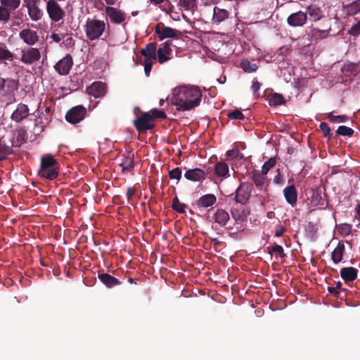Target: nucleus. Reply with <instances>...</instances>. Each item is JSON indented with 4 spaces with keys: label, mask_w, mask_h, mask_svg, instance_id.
I'll return each instance as SVG.
<instances>
[{
    "label": "nucleus",
    "mask_w": 360,
    "mask_h": 360,
    "mask_svg": "<svg viewBox=\"0 0 360 360\" xmlns=\"http://www.w3.org/2000/svg\"><path fill=\"white\" fill-rule=\"evenodd\" d=\"M354 5L356 11H360V0L355 1Z\"/></svg>",
    "instance_id": "nucleus-64"
},
{
    "label": "nucleus",
    "mask_w": 360,
    "mask_h": 360,
    "mask_svg": "<svg viewBox=\"0 0 360 360\" xmlns=\"http://www.w3.org/2000/svg\"><path fill=\"white\" fill-rule=\"evenodd\" d=\"M134 124L139 132L146 131L154 127L150 112H144L134 120Z\"/></svg>",
    "instance_id": "nucleus-10"
},
{
    "label": "nucleus",
    "mask_w": 360,
    "mask_h": 360,
    "mask_svg": "<svg viewBox=\"0 0 360 360\" xmlns=\"http://www.w3.org/2000/svg\"><path fill=\"white\" fill-rule=\"evenodd\" d=\"M202 92L195 86H183L174 89L173 104L179 110H190L200 105Z\"/></svg>",
    "instance_id": "nucleus-1"
},
{
    "label": "nucleus",
    "mask_w": 360,
    "mask_h": 360,
    "mask_svg": "<svg viewBox=\"0 0 360 360\" xmlns=\"http://www.w3.org/2000/svg\"><path fill=\"white\" fill-rule=\"evenodd\" d=\"M238 154H239V150L237 149L233 150H229L227 152L228 156L231 157V158H236Z\"/></svg>",
    "instance_id": "nucleus-57"
},
{
    "label": "nucleus",
    "mask_w": 360,
    "mask_h": 360,
    "mask_svg": "<svg viewBox=\"0 0 360 360\" xmlns=\"http://www.w3.org/2000/svg\"><path fill=\"white\" fill-rule=\"evenodd\" d=\"M122 173L131 172L134 167V154L132 150L124 153L122 156V161L120 164Z\"/></svg>",
    "instance_id": "nucleus-15"
},
{
    "label": "nucleus",
    "mask_w": 360,
    "mask_h": 360,
    "mask_svg": "<svg viewBox=\"0 0 360 360\" xmlns=\"http://www.w3.org/2000/svg\"><path fill=\"white\" fill-rule=\"evenodd\" d=\"M155 33L158 35L160 40L166 38H176L177 37V31L169 27H163L160 29V25L155 27Z\"/></svg>",
    "instance_id": "nucleus-26"
},
{
    "label": "nucleus",
    "mask_w": 360,
    "mask_h": 360,
    "mask_svg": "<svg viewBox=\"0 0 360 360\" xmlns=\"http://www.w3.org/2000/svg\"><path fill=\"white\" fill-rule=\"evenodd\" d=\"M6 94H9L17 90L18 88V80L12 78L6 79Z\"/></svg>",
    "instance_id": "nucleus-38"
},
{
    "label": "nucleus",
    "mask_w": 360,
    "mask_h": 360,
    "mask_svg": "<svg viewBox=\"0 0 360 360\" xmlns=\"http://www.w3.org/2000/svg\"><path fill=\"white\" fill-rule=\"evenodd\" d=\"M211 240V242L214 245H220L221 242L217 238H210Z\"/></svg>",
    "instance_id": "nucleus-63"
},
{
    "label": "nucleus",
    "mask_w": 360,
    "mask_h": 360,
    "mask_svg": "<svg viewBox=\"0 0 360 360\" xmlns=\"http://www.w3.org/2000/svg\"><path fill=\"white\" fill-rule=\"evenodd\" d=\"M261 84L258 81H255L252 84V89L254 94H256L260 89Z\"/></svg>",
    "instance_id": "nucleus-53"
},
{
    "label": "nucleus",
    "mask_w": 360,
    "mask_h": 360,
    "mask_svg": "<svg viewBox=\"0 0 360 360\" xmlns=\"http://www.w3.org/2000/svg\"><path fill=\"white\" fill-rule=\"evenodd\" d=\"M267 250L268 253L270 255L276 253L281 258L286 257V254L284 252L283 247L276 243H274L271 247H268Z\"/></svg>",
    "instance_id": "nucleus-37"
},
{
    "label": "nucleus",
    "mask_w": 360,
    "mask_h": 360,
    "mask_svg": "<svg viewBox=\"0 0 360 360\" xmlns=\"http://www.w3.org/2000/svg\"><path fill=\"white\" fill-rule=\"evenodd\" d=\"M326 118L332 123L345 122L349 120V117L346 115H334L332 113H328Z\"/></svg>",
    "instance_id": "nucleus-39"
},
{
    "label": "nucleus",
    "mask_w": 360,
    "mask_h": 360,
    "mask_svg": "<svg viewBox=\"0 0 360 360\" xmlns=\"http://www.w3.org/2000/svg\"><path fill=\"white\" fill-rule=\"evenodd\" d=\"M352 35H359L360 34V23L353 25L349 31Z\"/></svg>",
    "instance_id": "nucleus-49"
},
{
    "label": "nucleus",
    "mask_w": 360,
    "mask_h": 360,
    "mask_svg": "<svg viewBox=\"0 0 360 360\" xmlns=\"http://www.w3.org/2000/svg\"><path fill=\"white\" fill-rule=\"evenodd\" d=\"M105 13L110 18V21L115 24H120L125 20V13L112 6H107L105 8Z\"/></svg>",
    "instance_id": "nucleus-18"
},
{
    "label": "nucleus",
    "mask_w": 360,
    "mask_h": 360,
    "mask_svg": "<svg viewBox=\"0 0 360 360\" xmlns=\"http://www.w3.org/2000/svg\"><path fill=\"white\" fill-rule=\"evenodd\" d=\"M311 198L313 202H316L315 205H319V201L322 200L321 195L318 192H313Z\"/></svg>",
    "instance_id": "nucleus-51"
},
{
    "label": "nucleus",
    "mask_w": 360,
    "mask_h": 360,
    "mask_svg": "<svg viewBox=\"0 0 360 360\" xmlns=\"http://www.w3.org/2000/svg\"><path fill=\"white\" fill-rule=\"evenodd\" d=\"M0 21L6 23L11 16V13L20 5L21 0H0Z\"/></svg>",
    "instance_id": "nucleus-4"
},
{
    "label": "nucleus",
    "mask_w": 360,
    "mask_h": 360,
    "mask_svg": "<svg viewBox=\"0 0 360 360\" xmlns=\"http://www.w3.org/2000/svg\"><path fill=\"white\" fill-rule=\"evenodd\" d=\"M252 179L254 181L255 186L260 189H262L265 185L266 177L262 172V174L259 172H255L252 174Z\"/></svg>",
    "instance_id": "nucleus-34"
},
{
    "label": "nucleus",
    "mask_w": 360,
    "mask_h": 360,
    "mask_svg": "<svg viewBox=\"0 0 360 360\" xmlns=\"http://www.w3.org/2000/svg\"><path fill=\"white\" fill-rule=\"evenodd\" d=\"M252 185L249 183H242L236 191L235 200L241 204H245L250 197Z\"/></svg>",
    "instance_id": "nucleus-9"
},
{
    "label": "nucleus",
    "mask_w": 360,
    "mask_h": 360,
    "mask_svg": "<svg viewBox=\"0 0 360 360\" xmlns=\"http://www.w3.org/2000/svg\"><path fill=\"white\" fill-rule=\"evenodd\" d=\"M20 60L25 65H32L38 62L41 58V53L39 49L27 47L22 49Z\"/></svg>",
    "instance_id": "nucleus-6"
},
{
    "label": "nucleus",
    "mask_w": 360,
    "mask_h": 360,
    "mask_svg": "<svg viewBox=\"0 0 360 360\" xmlns=\"http://www.w3.org/2000/svg\"><path fill=\"white\" fill-rule=\"evenodd\" d=\"M168 174L171 179H176L179 181L181 179V169L179 167H175L174 169L169 170Z\"/></svg>",
    "instance_id": "nucleus-45"
},
{
    "label": "nucleus",
    "mask_w": 360,
    "mask_h": 360,
    "mask_svg": "<svg viewBox=\"0 0 360 360\" xmlns=\"http://www.w3.org/2000/svg\"><path fill=\"white\" fill-rule=\"evenodd\" d=\"M340 229H341V233L345 235H348L351 231V226L349 224H342Z\"/></svg>",
    "instance_id": "nucleus-50"
},
{
    "label": "nucleus",
    "mask_w": 360,
    "mask_h": 360,
    "mask_svg": "<svg viewBox=\"0 0 360 360\" xmlns=\"http://www.w3.org/2000/svg\"><path fill=\"white\" fill-rule=\"evenodd\" d=\"M337 134L344 136H352L354 134V130L347 126H340L338 128Z\"/></svg>",
    "instance_id": "nucleus-42"
},
{
    "label": "nucleus",
    "mask_w": 360,
    "mask_h": 360,
    "mask_svg": "<svg viewBox=\"0 0 360 360\" xmlns=\"http://www.w3.org/2000/svg\"><path fill=\"white\" fill-rule=\"evenodd\" d=\"M285 231V228L283 226H281L279 229H278L275 231L274 236H275V237H281Z\"/></svg>",
    "instance_id": "nucleus-56"
},
{
    "label": "nucleus",
    "mask_w": 360,
    "mask_h": 360,
    "mask_svg": "<svg viewBox=\"0 0 360 360\" xmlns=\"http://www.w3.org/2000/svg\"><path fill=\"white\" fill-rule=\"evenodd\" d=\"M40 0H24L23 7L27 9L28 15L32 21L37 22L41 19L43 11L39 8L38 4Z\"/></svg>",
    "instance_id": "nucleus-8"
},
{
    "label": "nucleus",
    "mask_w": 360,
    "mask_h": 360,
    "mask_svg": "<svg viewBox=\"0 0 360 360\" xmlns=\"http://www.w3.org/2000/svg\"><path fill=\"white\" fill-rule=\"evenodd\" d=\"M358 269L354 267H343L340 269V276L345 283H349L356 279Z\"/></svg>",
    "instance_id": "nucleus-25"
},
{
    "label": "nucleus",
    "mask_w": 360,
    "mask_h": 360,
    "mask_svg": "<svg viewBox=\"0 0 360 360\" xmlns=\"http://www.w3.org/2000/svg\"><path fill=\"white\" fill-rule=\"evenodd\" d=\"M172 42L169 41H167L166 42L162 44V46L157 49L156 56L158 62L160 64H162L170 59L169 55L172 53V49L170 48Z\"/></svg>",
    "instance_id": "nucleus-19"
},
{
    "label": "nucleus",
    "mask_w": 360,
    "mask_h": 360,
    "mask_svg": "<svg viewBox=\"0 0 360 360\" xmlns=\"http://www.w3.org/2000/svg\"><path fill=\"white\" fill-rule=\"evenodd\" d=\"M229 17V12L223 8H219L218 7L214 8L213 17L212 20L213 22L216 24H219L224 20L227 19Z\"/></svg>",
    "instance_id": "nucleus-30"
},
{
    "label": "nucleus",
    "mask_w": 360,
    "mask_h": 360,
    "mask_svg": "<svg viewBox=\"0 0 360 360\" xmlns=\"http://www.w3.org/2000/svg\"><path fill=\"white\" fill-rule=\"evenodd\" d=\"M328 291L330 294H332V295H335V296H336V297H338V295H339V291H338V290L335 289V287H331V286L328 287Z\"/></svg>",
    "instance_id": "nucleus-58"
},
{
    "label": "nucleus",
    "mask_w": 360,
    "mask_h": 360,
    "mask_svg": "<svg viewBox=\"0 0 360 360\" xmlns=\"http://www.w3.org/2000/svg\"><path fill=\"white\" fill-rule=\"evenodd\" d=\"M72 65V56L70 54H67L54 65V69L59 75H67L69 74Z\"/></svg>",
    "instance_id": "nucleus-11"
},
{
    "label": "nucleus",
    "mask_w": 360,
    "mask_h": 360,
    "mask_svg": "<svg viewBox=\"0 0 360 360\" xmlns=\"http://www.w3.org/2000/svg\"><path fill=\"white\" fill-rule=\"evenodd\" d=\"M269 103L271 106H277L285 103V98L278 93L272 94L269 96Z\"/></svg>",
    "instance_id": "nucleus-33"
},
{
    "label": "nucleus",
    "mask_w": 360,
    "mask_h": 360,
    "mask_svg": "<svg viewBox=\"0 0 360 360\" xmlns=\"http://www.w3.org/2000/svg\"><path fill=\"white\" fill-rule=\"evenodd\" d=\"M87 92L94 98H101L105 94L106 86L102 82H96L87 88Z\"/></svg>",
    "instance_id": "nucleus-21"
},
{
    "label": "nucleus",
    "mask_w": 360,
    "mask_h": 360,
    "mask_svg": "<svg viewBox=\"0 0 360 360\" xmlns=\"http://www.w3.org/2000/svg\"><path fill=\"white\" fill-rule=\"evenodd\" d=\"M20 38L28 46L34 45L39 41V36L36 31L29 28L23 29L19 32Z\"/></svg>",
    "instance_id": "nucleus-17"
},
{
    "label": "nucleus",
    "mask_w": 360,
    "mask_h": 360,
    "mask_svg": "<svg viewBox=\"0 0 360 360\" xmlns=\"http://www.w3.org/2000/svg\"><path fill=\"white\" fill-rule=\"evenodd\" d=\"M184 177L191 181L202 182L206 179V173L201 168H193L186 169Z\"/></svg>",
    "instance_id": "nucleus-16"
},
{
    "label": "nucleus",
    "mask_w": 360,
    "mask_h": 360,
    "mask_svg": "<svg viewBox=\"0 0 360 360\" xmlns=\"http://www.w3.org/2000/svg\"><path fill=\"white\" fill-rule=\"evenodd\" d=\"M87 39L94 41L99 39L105 30V23L103 20L96 18H87L84 26Z\"/></svg>",
    "instance_id": "nucleus-3"
},
{
    "label": "nucleus",
    "mask_w": 360,
    "mask_h": 360,
    "mask_svg": "<svg viewBox=\"0 0 360 360\" xmlns=\"http://www.w3.org/2000/svg\"><path fill=\"white\" fill-rule=\"evenodd\" d=\"M217 203V197L214 194L202 195L196 202L195 205L199 209H205Z\"/></svg>",
    "instance_id": "nucleus-22"
},
{
    "label": "nucleus",
    "mask_w": 360,
    "mask_h": 360,
    "mask_svg": "<svg viewBox=\"0 0 360 360\" xmlns=\"http://www.w3.org/2000/svg\"><path fill=\"white\" fill-rule=\"evenodd\" d=\"M46 11L49 18L53 22H56L63 20L65 16V11L56 0L46 1Z\"/></svg>",
    "instance_id": "nucleus-5"
},
{
    "label": "nucleus",
    "mask_w": 360,
    "mask_h": 360,
    "mask_svg": "<svg viewBox=\"0 0 360 360\" xmlns=\"http://www.w3.org/2000/svg\"><path fill=\"white\" fill-rule=\"evenodd\" d=\"M143 65L146 75L148 77L150 75L153 65V60H150L149 58H144Z\"/></svg>",
    "instance_id": "nucleus-48"
},
{
    "label": "nucleus",
    "mask_w": 360,
    "mask_h": 360,
    "mask_svg": "<svg viewBox=\"0 0 360 360\" xmlns=\"http://www.w3.org/2000/svg\"><path fill=\"white\" fill-rule=\"evenodd\" d=\"M330 30H320L312 27L307 32V39L311 44L318 43L319 41L326 39L329 35Z\"/></svg>",
    "instance_id": "nucleus-12"
},
{
    "label": "nucleus",
    "mask_w": 360,
    "mask_h": 360,
    "mask_svg": "<svg viewBox=\"0 0 360 360\" xmlns=\"http://www.w3.org/2000/svg\"><path fill=\"white\" fill-rule=\"evenodd\" d=\"M58 165L57 160L51 155H46L41 160L39 174L47 179H55L58 175Z\"/></svg>",
    "instance_id": "nucleus-2"
},
{
    "label": "nucleus",
    "mask_w": 360,
    "mask_h": 360,
    "mask_svg": "<svg viewBox=\"0 0 360 360\" xmlns=\"http://www.w3.org/2000/svg\"><path fill=\"white\" fill-rule=\"evenodd\" d=\"M30 115L29 107L22 103L17 105L16 109L11 115V119L15 122L19 123L28 117Z\"/></svg>",
    "instance_id": "nucleus-13"
},
{
    "label": "nucleus",
    "mask_w": 360,
    "mask_h": 360,
    "mask_svg": "<svg viewBox=\"0 0 360 360\" xmlns=\"http://www.w3.org/2000/svg\"><path fill=\"white\" fill-rule=\"evenodd\" d=\"M14 55L6 48L4 44L0 45V60L4 61V64H7L6 60L13 61Z\"/></svg>",
    "instance_id": "nucleus-31"
},
{
    "label": "nucleus",
    "mask_w": 360,
    "mask_h": 360,
    "mask_svg": "<svg viewBox=\"0 0 360 360\" xmlns=\"http://www.w3.org/2000/svg\"><path fill=\"white\" fill-rule=\"evenodd\" d=\"M230 219V216L228 212L225 210L219 208L217 209L214 215L212 217L209 221L212 223V227L214 228V224H217L220 226H225Z\"/></svg>",
    "instance_id": "nucleus-14"
},
{
    "label": "nucleus",
    "mask_w": 360,
    "mask_h": 360,
    "mask_svg": "<svg viewBox=\"0 0 360 360\" xmlns=\"http://www.w3.org/2000/svg\"><path fill=\"white\" fill-rule=\"evenodd\" d=\"M307 19V13L302 11H298L290 15L287 19V22L292 27H299L304 25Z\"/></svg>",
    "instance_id": "nucleus-20"
},
{
    "label": "nucleus",
    "mask_w": 360,
    "mask_h": 360,
    "mask_svg": "<svg viewBox=\"0 0 360 360\" xmlns=\"http://www.w3.org/2000/svg\"><path fill=\"white\" fill-rule=\"evenodd\" d=\"M148 112H150L151 121L153 122L157 118L165 119L167 117L166 114L163 111L159 110L156 108L151 110Z\"/></svg>",
    "instance_id": "nucleus-43"
},
{
    "label": "nucleus",
    "mask_w": 360,
    "mask_h": 360,
    "mask_svg": "<svg viewBox=\"0 0 360 360\" xmlns=\"http://www.w3.org/2000/svg\"><path fill=\"white\" fill-rule=\"evenodd\" d=\"M319 127L325 137H332L333 134L331 133L330 128L326 122H321Z\"/></svg>",
    "instance_id": "nucleus-47"
},
{
    "label": "nucleus",
    "mask_w": 360,
    "mask_h": 360,
    "mask_svg": "<svg viewBox=\"0 0 360 360\" xmlns=\"http://www.w3.org/2000/svg\"><path fill=\"white\" fill-rule=\"evenodd\" d=\"M51 39H52L53 41L57 43H59L61 41V38L60 37V36L56 33L51 34Z\"/></svg>",
    "instance_id": "nucleus-59"
},
{
    "label": "nucleus",
    "mask_w": 360,
    "mask_h": 360,
    "mask_svg": "<svg viewBox=\"0 0 360 360\" xmlns=\"http://www.w3.org/2000/svg\"><path fill=\"white\" fill-rule=\"evenodd\" d=\"M140 53L145 58H149L150 60L156 59L157 44L153 42L146 44V47L140 51Z\"/></svg>",
    "instance_id": "nucleus-27"
},
{
    "label": "nucleus",
    "mask_w": 360,
    "mask_h": 360,
    "mask_svg": "<svg viewBox=\"0 0 360 360\" xmlns=\"http://www.w3.org/2000/svg\"><path fill=\"white\" fill-rule=\"evenodd\" d=\"M204 169L205 173H206V176L212 173V169L211 167H207V166L204 165L202 168Z\"/></svg>",
    "instance_id": "nucleus-62"
},
{
    "label": "nucleus",
    "mask_w": 360,
    "mask_h": 360,
    "mask_svg": "<svg viewBox=\"0 0 360 360\" xmlns=\"http://www.w3.org/2000/svg\"><path fill=\"white\" fill-rule=\"evenodd\" d=\"M228 117L231 120H243L245 117V116L242 113V112L237 109L232 112H229Z\"/></svg>",
    "instance_id": "nucleus-46"
},
{
    "label": "nucleus",
    "mask_w": 360,
    "mask_h": 360,
    "mask_svg": "<svg viewBox=\"0 0 360 360\" xmlns=\"http://www.w3.org/2000/svg\"><path fill=\"white\" fill-rule=\"evenodd\" d=\"M345 247L343 241H339L336 248L331 253V259L335 264L340 263L345 253Z\"/></svg>",
    "instance_id": "nucleus-28"
},
{
    "label": "nucleus",
    "mask_w": 360,
    "mask_h": 360,
    "mask_svg": "<svg viewBox=\"0 0 360 360\" xmlns=\"http://www.w3.org/2000/svg\"><path fill=\"white\" fill-rule=\"evenodd\" d=\"M98 278L108 288H112L122 284V281L107 273H99Z\"/></svg>",
    "instance_id": "nucleus-23"
},
{
    "label": "nucleus",
    "mask_w": 360,
    "mask_h": 360,
    "mask_svg": "<svg viewBox=\"0 0 360 360\" xmlns=\"http://www.w3.org/2000/svg\"><path fill=\"white\" fill-rule=\"evenodd\" d=\"M86 115V108L79 105L70 109L65 115V119L69 123L77 124L83 120Z\"/></svg>",
    "instance_id": "nucleus-7"
},
{
    "label": "nucleus",
    "mask_w": 360,
    "mask_h": 360,
    "mask_svg": "<svg viewBox=\"0 0 360 360\" xmlns=\"http://www.w3.org/2000/svg\"><path fill=\"white\" fill-rule=\"evenodd\" d=\"M179 6L186 11H194L197 8V0H179Z\"/></svg>",
    "instance_id": "nucleus-35"
},
{
    "label": "nucleus",
    "mask_w": 360,
    "mask_h": 360,
    "mask_svg": "<svg viewBox=\"0 0 360 360\" xmlns=\"http://www.w3.org/2000/svg\"><path fill=\"white\" fill-rule=\"evenodd\" d=\"M240 68L244 72L251 73L257 70V65L255 63H250L248 60H243L240 62Z\"/></svg>",
    "instance_id": "nucleus-36"
},
{
    "label": "nucleus",
    "mask_w": 360,
    "mask_h": 360,
    "mask_svg": "<svg viewBox=\"0 0 360 360\" xmlns=\"http://www.w3.org/2000/svg\"><path fill=\"white\" fill-rule=\"evenodd\" d=\"M1 92L6 93V79L3 77H0V93Z\"/></svg>",
    "instance_id": "nucleus-52"
},
{
    "label": "nucleus",
    "mask_w": 360,
    "mask_h": 360,
    "mask_svg": "<svg viewBox=\"0 0 360 360\" xmlns=\"http://www.w3.org/2000/svg\"><path fill=\"white\" fill-rule=\"evenodd\" d=\"M214 173L219 177L226 178L229 176V169L228 165L222 161L218 162L214 165Z\"/></svg>",
    "instance_id": "nucleus-29"
},
{
    "label": "nucleus",
    "mask_w": 360,
    "mask_h": 360,
    "mask_svg": "<svg viewBox=\"0 0 360 360\" xmlns=\"http://www.w3.org/2000/svg\"><path fill=\"white\" fill-rule=\"evenodd\" d=\"M283 195L287 202L292 207L297 204V192L294 185H290L283 189Z\"/></svg>",
    "instance_id": "nucleus-24"
},
{
    "label": "nucleus",
    "mask_w": 360,
    "mask_h": 360,
    "mask_svg": "<svg viewBox=\"0 0 360 360\" xmlns=\"http://www.w3.org/2000/svg\"><path fill=\"white\" fill-rule=\"evenodd\" d=\"M32 115H34V117H35V119H34V120H35V121H37V123H39V124H48V123H49V120H48V119H46V122H43V121H42V117H41L40 115H35V112H34Z\"/></svg>",
    "instance_id": "nucleus-54"
},
{
    "label": "nucleus",
    "mask_w": 360,
    "mask_h": 360,
    "mask_svg": "<svg viewBox=\"0 0 360 360\" xmlns=\"http://www.w3.org/2000/svg\"><path fill=\"white\" fill-rule=\"evenodd\" d=\"M186 205L184 203H181L178 199V198L176 196L172 200V209L175 210L176 212L179 213H184L185 212V207Z\"/></svg>",
    "instance_id": "nucleus-41"
},
{
    "label": "nucleus",
    "mask_w": 360,
    "mask_h": 360,
    "mask_svg": "<svg viewBox=\"0 0 360 360\" xmlns=\"http://www.w3.org/2000/svg\"><path fill=\"white\" fill-rule=\"evenodd\" d=\"M276 159L275 158H270L269 160L264 162L262 167V172L263 174H266L268 173V172L273 168L276 165Z\"/></svg>",
    "instance_id": "nucleus-44"
},
{
    "label": "nucleus",
    "mask_w": 360,
    "mask_h": 360,
    "mask_svg": "<svg viewBox=\"0 0 360 360\" xmlns=\"http://www.w3.org/2000/svg\"><path fill=\"white\" fill-rule=\"evenodd\" d=\"M232 217L236 220H240L241 219V214L236 211L231 212Z\"/></svg>",
    "instance_id": "nucleus-61"
},
{
    "label": "nucleus",
    "mask_w": 360,
    "mask_h": 360,
    "mask_svg": "<svg viewBox=\"0 0 360 360\" xmlns=\"http://www.w3.org/2000/svg\"><path fill=\"white\" fill-rule=\"evenodd\" d=\"M308 14L309 17L314 20L317 21L322 17V11L316 6L311 5L307 8Z\"/></svg>",
    "instance_id": "nucleus-32"
},
{
    "label": "nucleus",
    "mask_w": 360,
    "mask_h": 360,
    "mask_svg": "<svg viewBox=\"0 0 360 360\" xmlns=\"http://www.w3.org/2000/svg\"><path fill=\"white\" fill-rule=\"evenodd\" d=\"M274 183H276V184H282V183H283V178L281 177V174H278L274 177Z\"/></svg>",
    "instance_id": "nucleus-60"
},
{
    "label": "nucleus",
    "mask_w": 360,
    "mask_h": 360,
    "mask_svg": "<svg viewBox=\"0 0 360 360\" xmlns=\"http://www.w3.org/2000/svg\"><path fill=\"white\" fill-rule=\"evenodd\" d=\"M134 194L135 189L134 188L129 187L127 191V197L128 200H129Z\"/></svg>",
    "instance_id": "nucleus-55"
},
{
    "label": "nucleus",
    "mask_w": 360,
    "mask_h": 360,
    "mask_svg": "<svg viewBox=\"0 0 360 360\" xmlns=\"http://www.w3.org/2000/svg\"><path fill=\"white\" fill-rule=\"evenodd\" d=\"M11 148L0 139V161L5 159L6 156L11 153Z\"/></svg>",
    "instance_id": "nucleus-40"
}]
</instances>
